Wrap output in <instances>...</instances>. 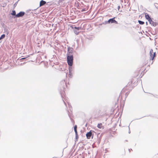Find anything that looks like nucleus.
<instances>
[{"label":"nucleus","mask_w":158,"mask_h":158,"mask_svg":"<svg viewBox=\"0 0 158 158\" xmlns=\"http://www.w3.org/2000/svg\"><path fill=\"white\" fill-rule=\"evenodd\" d=\"M73 59L72 51V50H68L67 60L68 64L69 66H71L72 65Z\"/></svg>","instance_id":"f257e3e1"},{"label":"nucleus","mask_w":158,"mask_h":158,"mask_svg":"<svg viewBox=\"0 0 158 158\" xmlns=\"http://www.w3.org/2000/svg\"><path fill=\"white\" fill-rule=\"evenodd\" d=\"M132 83V81L129 82L127 85L123 89L121 93V94L124 93L126 91L130 90Z\"/></svg>","instance_id":"f03ea898"},{"label":"nucleus","mask_w":158,"mask_h":158,"mask_svg":"<svg viewBox=\"0 0 158 158\" xmlns=\"http://www.w3.org/2000/svg\"><path fill=\"white\" fill-rule=\"evenodd\" d=\"M150 56L151 59L152 60L156 56L155 52H153L152 50H151L150 52Z\"/></svg>","instance_id":"7ed1b4c3"},{"label":"nucleus","mask_w":158,"mask_h":158,"mask_svg":"<svg viewBox=\"0 0 158 158\" xmlns=\"http://www.w3.org/2000/svg\"><path fill=\"white\" fill-rule=\"evenodd\" d=\"M148 22L150 24L154 27L156 26L157 24H158V23L153 21L151 19L148 21Z\"/></svg>","instance_id":"20e7f679"},{"label":"nucleus","mask_w":158,"mask_h":158,"mask_svg":"<svg viewBox=\"0 0 158 158\" xmlns=\"http://www.w3.org/2000/svg\"><path fill=\"white\" fill-rule=\"evenodd\" d=\"M114 18H113L109 19L107 22L108 23H115L116 24H117L118 22L116 20H115L114 19Z\"/></svg>","instance_id":"39448f33"},{"label":"nucleus","mask_w":158,"mask_h":158,"mask_svg":"<svg viewBox=\"0 0 158 158\" xmlns=\"http://www.w3.org/2000/svg\"><path fill=\"white\" fill-rule=\"evenodd\" d=\"M25 13L23 12H20L19 13L16 15V16L17 17L23 16L24 15Z\"/></svg>","instance_id":"423d86ee"},{"label":"nucleus","mask_w":158,"mask_h":158,"mask_svg":"<svg viewBox=\"0 0 158 158\" xmlns=\"http://www.w3.org/2000/svg\"><path fill=\"white\" fill-rule=\"evenodd\" d=\"M91 135H92V133L90 131L88 132L86 134V136L87 137V139H89L91 136Z\"/></svg>","instance_id":"0eeeda50"},{"label":"nucleus","mask_w":158,"mask_h":158,"mask_svg":"<svg viewBox=\"0 0 158 158\" xmlns=\"http://www.w3.org/2000/svg\"><path fill=\"white\" fill-rule=\"evenodd\" d=\"M97 127L99 129H104V126L102 125V123H98L97 125Z\"/></svg>","instance_id":"6e6552de"},{"label":"nucleus","mask_w":158,"mask_h":158,"mask_svg":"<svg viewBox=\"0 0 158 158\" xmlns=\"http://www.w3.org/2000/svg\"><path fill=\"white\" fill-rule=\"evenodd\" d=\"M145 18L148 21L150 20L151 18H150V17L149 15L145 13Z\"/></svg>","instance_id":"1a4fd4ad"},{"label":"nucleus","mask_w":158,"mask_h":158,"mask_svg":"<svg viewBox=\"0 0 158 158\" xmlns=\"http://www.w3.org/2000/svg\"><path fill=\"white\" fill-rule=\"evenodd\" d=\"M46 3V2H45L43 0H41L40 1V6H41L44 5Z\"/></svg>","instance_id":"9d476101"},{"label":"nucleus","mask_w":158,"mask_h":158,"mask_svg":"<svg viewBox=\"0 0 158 158\" xmlns=\"http://www.w3.org/2000/svg\"><path fill=\"white\" fill-rule=\"evenodd\" d=\"M77 126L76 125H75L74 127V130L75 133H77Z\"/></svg>","instance_id":"9b49d317"},{"label":"nucleus","mask_w":158,"mask_h":158,"mask_svg":"<svg viewBox=\"0 0 158 158\" xmlns=\"http://www.w3.org/2000/svg\"><path fill=\"white\" fill-rule=\"evenodd\" d=\"M5 37V34H3L1 36V37H0V40L4 38Z\"/></svg>","instance_id":"f8f14e48"},{"label":"nucleus","mask_w":158,"mask_h":158,"mask_svg":"<svg viewBox=\"0 0 158 158\" xmlns=\"http://www.w3.org/2000/svg\"><path fill=\"white\" fill-rule=\"evenodd\" d=\"M138 22H139V23L140 24H141V25H143V24L144 23V22H143V21H141L140 20H139L138 21Z\"/></svg>","instance_id":"ddd939ff"},{"label":"nucleus","mask_w":158,"mask_h":158,"mask_svg":"<svg viewBox=\"0 0 158 158\" xmlns=\"http://www.w3.org/2000/svg\"><path fill=\"white\" fill-rule=\"evenodd\" d=\"M11 15H16V12L15 10H13L12 11V13H11Z\"/></svg>","instance_id":"4468645a"},{"label":"nucleus","mask_w":158,"mask_h":158,"mask_svg":"<svg viewBox=\"0 0 158 158\" xmlns=\"http://www.w3.org/2000/svg\"><path fill=\"white\" fill-rule=\"evenodd\" d=\"M75 135H76V139H77H77H78V133H75Z\"/></svg>","instance_id":"2eb2a0df"},{"label":"nucleus","mask_w":158,"mask_h":158,"mask_svg":"<svg viewBox=\"0 0 158 158\" xmlns=\"http://www.w3.org/2000/svg\"><path fill=\"white\" fill-rule=\"evenodd\" d=\"M154 158H158V154H157L155 155Z\"/></svg>","instance_id":"dca6fc26"},{"label":"nucleus","mask_w":158,"mask_h":158,"mask_svg":"<svg viewBox=\"0 0 158 158\" xmlns=\"http://www.w3.org/2000/svg\"><path fill=\"white\" fill-rule=\"evenodd\" d=\"M75 28L76 29H77L78 30H79V27H75Z\"/></svg>","instance_id":"f3484780"},{"label":"nucleus","mask_w":158,"mask_h":158,"mask_svg":"<svg viewBox=\"0 0 158 158\" xmlns=\"http://www.w3.org/2000/svg\"><path fill=\"white\" fill-rule=\"evenodd\" d=\"M25 58H22L21 59V60H23V59H25Z\"/></svg>","instance_id":"a211bd4d"},{"label":"nucleus","mask_w":158,"mask_h":158,"mask_svg":"<svg viewBox=\"0 0 158 158\" xmlns=\"http://www.w3.org/2000/svg\"><path fill=\"white\" fill-rule=\"evenodd\" d=\"M146 24L147 25H148V23H147V22H146Z\"/></svg>","instance_id":"6ab92c4d"},{"label":"nucleus","mask_w":158,"mask_h":158,"mask_svg":"<svg viewBox=\"0 0 158 158\" xmlns=\"http://www.w3.org/2000/svg\"><path fill=\"white\" fill-rule=\"evenodd\" d=\"M84 11V10H82V11Z\"/></svg>","instance_id":"aec40b11"}]
</instances>
